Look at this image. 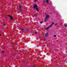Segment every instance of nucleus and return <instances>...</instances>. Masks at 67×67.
Segmentation results:
<instances>
[{
	"label": "nucleus",
	"mask_w": 67,
	"mask_h": 67,
	"mask_svg": "<svg viewBox=\"0 0 67 67\" xmlns=\"http://www.w3.org/2000/svg\"><path fill=\"white\" fill-rule=\"evenodd\" d=\"M19 7V11H20V12H22L23 11V9L22 8V6L21 5H19L18 6Z\"/></svg>",
	"instance_id": "1"
},
{
	"label": "nucleus",
	"mask_w": 67,
	"mask_h": 67,
	"mask_svg": "<svg viewBox=\"0 0 67 67\" xmlns=\"http://www.w3.org/2000/svg\"><path fill=\"white\" fill-rule=\"evenodd\" d=\"M58 15V14H57Z\"/></svg>",
	"instance_id": "28"
},
{
	"label": "nucleus",
	"mask_w": 67,
	"mask_h": 67,
	"mask_svg": "<svg viewBox=\"0 0 67 67\" xmlns=\"http://www.w3.org/2000/svg\"><path fill=\"white\" fill-rule=\"evenodd\" d=\"M44 29H45L46 30H48V29H49V27H48L47 28L45 27Z\"/></svg>",
	"instance_id": "6"
},
{
	"label": "nucleus",
	"mask_w": 67,
	"mask_h": 67,
	"mask_svg": "<svg viewBox=\"0 0 67 67\" xmlns=\"http://www.w3.org/2000/svg\"><path fill=\"white\" fill-rule=\"evenodd\" d=\"M20 4H22V3L21 2Z\"/></svg>",
	"instance_id": "27"
},
{
	"label": "nucleus",
	"mask_w": 67,
	"mask_h": 67,
	"mask_svg": "<svg viewBox=\"0 0 67 67\" xmlns=\"http://www.w3.org/2000/svg\"><path fill=\"white\" fill-rule=\"evenodd\" d=\"M49 18V15H46V19H48Z\"/></svg>",
	"instance_id": "4"
},
{
	"label": "nucleus",
	"mask_w": 67,
	"mask_h": 67,
	"mask_svg": "<svg viewBox=\"0 0 67 67\" xmlns=\"http://www.w3.org/2000/svg\"><path fill=\"white\" fill-rule=\"evenodd\" d=\"M1 35H2L1 34H0V36H1Z\"/></svg>",
	"instance_id": "25"
},
{
	"label": "nucleus",
	"mask_w": 67,
	"mask_h": 67,
	"mask_svg": "<svg viewBox=\"0 0 67 67\" xmlns=\"http://www.w3.org/2000/svg\"><path fill=\"white\" fill-rule=\"evenodd\" d=\"M35 9L36 10V11H37L38 12L39 11V9L38 8H35Z\"/></svg>",
	"instance_id": "5"
},
{
	"label": "nucleus",
	"mask_w": 67,
	"mask_h": 67,
	"mask_svg": "<svg viewBox=\"0 0 67 67\" xmlns=\"http://www.w3.org/2000/svg\"><path fill=\"white\" fill-rule=\"evenodd\" d=\"M27 31H30V30H27Z\"/></svg>",
	"instance_id": "21"
},
{
	"label": "nucleus",
	"mask_w": 67,
	"mask_h": 67,
	"mask_svg": "<svg viewBox=\"0 0 67 67\" xmlns=\"http://www.w3.org/2000/svg\"><path fill=\"white\" fill-rule=\"evenodd\" d=\"M10 19L11 20H12L13 19V17L11 16L10 17Z\"/></svg>",
	"instance_id": "7"
},
{
	"label": "nucleus",
	"mask_w": 67,
	"mask_h": 67,
	"mask_svg": "<svg viewBox=\"0 0 67 67\" xmlns=\"http://www.w3.org/2000/svg\"><path fill=\"white\" fill-rule=\"evenodd\" d=\"M54 37H56V35H54Z\"/></svg>",
	"instance_id": "19"
},
{
	"label": "nucleus",
	"mask_w": 67,
	"mask_h": 67,
	"mask_svg": "<svg viewBox=\"0 0 67 67\" xmlns=\"http://www.w3.org/2000/svg\"><path fill=\"white\" fill-rule=\"evenodd\" d=\"M35 16H37V14H36V15H35Z\"/></svg>",
	"instance_id": "18"
},
{
	"label": "nucleus",
	"mask_w": 67,
	"mask_h": 67,
	"mask_svg": "<svg viewBox=\"0 0 67 67\" xmlns=\"http://www.w3.org/2000/svg\"><path fill=\"white\" fill-rule=\"evenodd\" d=\"M57 25V24H55V25Z\"/></svg>",
	"instance_id": "22"
},
{
	"label": "nucleus",
	"mask_w": 67,
	"mask_h": 67,
	"mask_svg": "<svg viewBox=\"0 0 67 67\" xmlns=\"http://www.w3.org/2000/svg\"><path fill=\"white\" fill-rule=\"evenodd\" d=\"M43 3H45V1H43Z\"/></svg>",
	"instance_id": "17"
},
{
	"label": "nucleus",
	"mask_w": 67,
	"mask_h": 67,
	"mask_svg": "<svg viewBox=\"0 0 67 67\" xmlns=\"http://www.w3.org/2000/svg\"><path fill=\"white\" fill-rule=\"evenodd\" d=\"M7 17H6L5 18V19H7Z\"/></svg>",
	"instance_id": "23"
},
{
	"label": "nucleus",
	"mask_w": 67,
	"mask_h": 67,
	"mask_svg": "<svg viewBox=\"0 0 67 67\" xmlns=\"http://www.w3.org/2000/svg\"><path fill=\"white\" fill-rule=\"evenodd\" d=\"M52 25H51L49 27H48L49 28H50L51 27H52Z\"/></svg>",
	"instance_id": "10"
},
{
	"label": "nucleus",
	"mask_w": 67,
	"mask_h": 67,
	"mask_svg": "<svg viewBox=\"0 0 67 67\" xmlns=\"http://www.w3.org/2000/svg\"><path fill=\"white\" fill-rule=\"evenodd\" d=\"M48 33H47L45 34V37H47L48 36Z\"/></svg>",
	"instance_id": "3"
},
{
	"label": "nucleus",
	"mask_w": 67,
	"mask_h": 67,
	"mask_svg": "<svg viewBox=\"0 0 67 67\" xmlns=\"http://www.w3.org/2000/svg\"><path fill=\"white\" fill-rule=\"evenodd\" d=\"M33 7L34 8H35V9L37 8H38V7L37 5V4H36L35 5L33 4Z\"/></svg>",
	"instance_id": "2"
},
{
	"label": "nucleus",
	"mask_w": 67,
	"mask_h": 67,
	"mask_svg": "<svg viewBox=\"0 0 67 67\" xmlns=\"http://www.w3.org/2000/svg\"><path fill=\"white\" fill-rule=\"evenodd\" d=\"M44 21L45 22H46L47 21V19L46 18L44 19Z\"/></svg>",
	"instance_id": "9"
},
{
	"label": "nucleus",
	"mask_w": 67,
	"mask_h": 67,
	"mask_svg": "<svg viewBox=\"0 0 67 67\" xmlns=\"http://www.w3.org/2000/svg\"><path fill=\"white\" fill-rule=\"evenodd\" d=\"M20 30L21 31H23V30H24V29H22V28H21L20 29Z\"/></svg>",
	"instance_id": "11"
},
{
	"label": "nucleus",
	"mask_w": 67,
	"mask_h": 67,
	"mask_svg": "<svg viewBox=\"0 0 67 67\" xmlns=\"http://www.w3.org/2000/svg\"><path fill=\"white\" fill-rule=\"evenodd\" d=\"M4 26H5V25L6 24H4Z\"/></svg>",
	"instance_id": "26"
},
{
	"label": "nucleus",
	"mask_w": 67,
	"mask_h": 67,
	"mask_svg": "<svg viewBox=\"0 0 67 67\" xmlns=\"http://www.w3.org/2000/svg\"><path fill=\"white\" fill-rule=\"evenodd\" d=\"M46 1L48 4L49 3V2H48V0H46Z\"/></svg>",
	"instance_id": "8"
},
{
	"label": "nucleus",
	"mask_w": 67,
	"mask_h": 67,
	"mask_svg": "<svg viewBox=\"0 0 67 67\" xmlns=\"http://www.w3.org/2000/svg\"><path fill=\"white\" fill-rule=\"evenodd\" d=\"M41 23H43V22L42 21H41V22H40Z\"/></svg>",
	"instance_id": "24"
},
{
	"label": "nucleus",
	"mask_w": 67,
	"mask_h": 67,
	"mask_svg": "<svg viewBox=\"0 0 67 67\" xmlns=\"http://www.w3.org/2000/svg\"><path fill=\"white\" fill-rule=\"evenodd\" d=\"M64 26L65 27H67V25H65V24H64Z\"/></svg>",
	"instance_id": "12"
},
{
	"label": "nucleus",
	"mask_w": 67,
	"mask_h": 67,
	"mask_svg": "<svg viewBox=\"0 0 67 67\" xmlns=\"http://www.w3.org/2000/svg\"><path fill=\"white\" fill-rule=\"evenodd\" d=\"M54 24V23H53L51 25H53V24Z\"/></svg>",
	"instance_id": "16"
},
{
	"label": "nucleus",
	"mask_w": 67,
	"mask_h": 67,
	"mask_svg": "<svg viewBox=\"0 0 67 67\" xmlns=\"http://www.w3.org/2000/svg\"><path fill=\"white\" fill-rule=\"evenodd\" d=\"M36 1H37V0H34V2H36Z\"/></svg>",
	"instance_id": "15"
},
{
	"label": "nucleus",
	"mask_w": 67,
	"mask_h": 67,
	"mask_svg": "<svg viewBox=\"0 0 67 67\" xmlns=\"http://www.w3.org/2000/svg\"><path fill=\"white\" fill-rule=\"evenodd\" d=\"M7 16H9V17H10V18L11 16L10 15H8Z\"/></svg>",
	"instance_id": "13"
},
{
	"label": "nucleus",
	"mask_w": 67,
	"mask_h": 67,
	"mask_svg": "<svg viewBox=\"0 0 67 67\" xmlns=\"http://www.w3.org/2000/svg\"><path fill=\"white\" fill-rule=\"evenodd\" d=\"M2 52H3V53H4V51H2Z\"/></svg>",
	"instance_id": "14"
},
{
	"label": "nucleus",
	"mask_w": 67,
	"mask_h": 67,
	"mask_svg": "<svg viewBox=\"0 0 67 67\" xmlns=\"http://www.w3.org/2000/svg\"><path fill=\"white\" fill-rule=\"evenodd\" d=\"M35 34H37V32L36 31L35 32Z\"/></svg>",
	"instance_id": "20"
}]
</instances>
